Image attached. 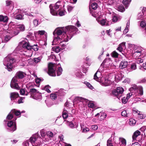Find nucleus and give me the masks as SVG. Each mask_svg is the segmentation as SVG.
Segmentation results:
<instances>
[{
	"label": "nucleus",
	"instance_id": "obj_1",
	"mask_svg": "<svg viewBox=\"0 0 146 146\" xmlns=\"http://www.w3.org/2000/svg\"><path fill=\"white\" fill-rule=\"evenodd\" d=\"M60 1H58L54 5H50L49 8L51 14L54 16L59 15L60 16L64 15L66 12L63 8H62V6L60 4Z\"/></svg>",
	"mask_w": 146,
	"mask_h": 146
},
{
	"label": "nucleus",
	"instance_id": "obj_2",
	"mask_svg": "<svg viewBox=\"0 0 146 146\" xmlns=\"http://www.w3.org/2000/svg\"><path fill=\"white\" fill-rule=\"evenodd\" d=\"M25 75V74L22 71H19L17 72L15 76L13 77L11 80L10 84L11 88L17 90L20 89V88L17 83V78L22 79L24 78Z\"/></svg>",
	"mask_w": 146,
	"mask_h": 146
},
{
	"label": "nucleus",
	"instance_id": "obj_3",
	"mask_svg": "<svg viewBox=\"0 0 146 146\" xmlns=\"http://www.w3.org/2000/svg\"><path fill=\"white\" fill-rule=\"evenodd\" d=\"M101 72L98 71L94 75V79L105 86H108L111 84V81L108 78H101Z\"/></svg>",
	"mask_w": 146,
	"mask_h": 146
},
{
	"label": "nucleus",
	"instance_id": "obj_4",
	"mask_svg": "<svg viewBox=\"0 0 146 146\" xmlns=\"http://www.w3.org/2000/svg\"><path fill=\"white\" fill-rule=\"evenodd\" d=\"M70 33L71 32L76 31L77 30V28L73 26H69L65 27H63L61 28H56L53 33V34L54 35L56 34L58 35H60L62 33H64L67 30L69 31Z\"/></svg>",
	"mask_w": 146,
	"mask_h": 146
},
{
	"label": "nucleus",
	"instance_id": "obj_5",
	"mask_svg": "<svg viewBox=\"0 0 146 146\" xmlns=\"http://www.w3.org/2000/svg\"><path fill=\"white\" fill-rule=\"evenodd\" d=\"M78 29L76 31H73L71 32L70 33L69 30L65 31V32L63 34V35L61 36V38L60 37L58 36L56 37L54 39L53 41L54 42L56 41H60V40H62V41L67 42L68 41L69 39H71L72 38V36L74 34V32L75 33H76Z\"/></svg>",
	"mask_w": 146,
	"mask_h": 146
},
{
	"label": "nucleus",
	"instance_id": "obj_6",
	"mask_svg": "<svg viewBox=\"0 0 146 146\" xmlns=\"http://www.w3.org/2000/svg\"><path fill=\"white\" fill-rule=\"evenodd\" d=\"M15 61V59L8 55L4 58L3 63L9 71H11L13 68V64Z\"/></svg>",
	"mask_w": 146,
	"mask_h": 146
},
{
	"label": "nucleus",
	"instance_id": "obj_7",
	"mask_svg": "<svg viewBox=\"0 0 146 146\" xmlns=\"http://www.w3.org/2000/svg\"><path fill=\"white\" fill-rule=\"evenodd\" d=\"M36 141V133L33 135L29 140H27L23 143L24 146H36L35 141Z\"/></svg>",
	"mask_w": 146,
	"mask_h": 146
},
{
	"label": "nucleus",
	"instance_id": "obj_8",
	"mask_svg": "<svg viewBox=\"0 0 146 146\" xmlns=\"http://www.w3.org/2000/svg\"><path fill=\"white\" fill-rule=\"evenodd\" d=\"M133 56L135 58L140 57L144 53H146V52L143 51L142 48L139 47L134 48L132 51Z\"/></svg>",
	"mask_w": 146,
	"mask_h": 146
},
{
	"label": "nucleus",
	"instance_id": "obj_9",
	"mask_svg": "<svg viewBox=\"0 0 146 146\" xmlns=\"http://www.w3.org/2000/svg\"><path fill=\"white\" fill-rule=\"evenodd\" d=\"M16 119L17 118H15L13 121L11 120L8 121L7 125L8 127L7 129L9 131L12 132L16 129V123L15 121Z\"/></svg>",
	"mask_w": 146,
	"mask_h": 146
},
{
	"label": "nucleus",
	"instance_id": "obj_10",
	"mask_svg": "<svg viewBox=\"0 0 146 146\" xmlns=\"http://www.w3.org/2000/svg\"><path fill=\"white\" fill-rule=\"evenodd\" d=\"M124 91L123 89L121 87H118L116 89L112 91L113 94L117 98L119 99L122 96V94Z\"/></svg>",
	"mask_w": 146,
	"mask_h": 146
},
{
	"label": "nucleus",
	"instance_id": "obj_11",
	"mask_svg": "<svg viewBox=\"0 0 146 146\" xmlns=\"http://www.w3.org/2000/svg\"><path fill=\"white\" fill-rule=\"evenodd\" d=\"M48 73L50 76H56L55 73V64L52 63H50L48 65Z\"/></svg>",
	"mask_w": 146,
	"mask_h": 146
},
{
	"label": "nucleus",
	"instance_id": "obj_12",
	"mask_svg": "<svg viewBox=\"0 0 146 146\" xmlns=\"http://www.w3.org/2000/svg\"><path fill=\"white\" fill-rule=\"evenodd\" d=\"M29 94L30 95L31 98L35 100L36 99V89L30 88L29 92H27L25 95L27 96Z\"/></svg>",
	"mask_w": 146,
	"mask_h": 146
},
{
	"label": "nucleus",
	"instance_id": "obj_13",
	"mask_svg": "<svg viewBox=\"0 0 146 146\" xmlns=\"http://www.w3.org/2000/svg\"><path fill=\"white\" fill-rule=\"evenodd\" d=\"M21 43L22 45V50H20V52H22L23 50L25 52H26V50H28L29 52H30L29 50H31L32 48V46H30L28 42L23 41L21 42Z\"/></svg>",
	"mask_w": 146,
	"mask_h": 146
},
{
	"label": "nucleus",
	"instance_id": "obj_14",
	"mask_svg": "<svg viewBox=\"0 0 146 146\" xmlns=\"http://www.w3.org/2000/svg\"><path fill=\"white\" fill-rule=\"evenodd\" d=\"M135 112V114H137V117L140 119H143L145 118V114H143L141 112L137 110H133Z\"/></svg>",
	"mask_w": 146,
	"mask_h": 146
},
{
	"label": "nucleus",
	"instance_id": "obj_15",
	"mask_svg": "<svg viewBox=\"0 0 146 146\" xmlns=\"http://www.w3.org/2000/svg\"><path fill=\"white\" fill-rule=\"evenodd\" d=\"M68 125L71 128H77L78 126V123L76 122L70 121L68 122Z\"/></svg>",
	"mask_w": 146,
	"mask_h": 146
},
{
	"label": "nucleus",
	"instance_id": "obj_16",
	"mask_svg": "<svg viewBox=\"0 0 146 146\" xmlns=\"http://www.w3.org/2000/svg\"><path fill=\"white\" fill-rule=\"evenodd\" d=\"M127 64L128 62L127 61H122L120 64L119 68L121 69H123L126 68L127 66Z\"/></svg>",
	"mask_w": 146,
	"mask_h": 146
},
{
	"label": "nucleus",
	"instance_id": "obj_17",
	"mask_svg": "<svg viewBox=\"0 0 146 146\" xmlns=\"http://www.w3.org/2000/svg\"><path fill=\"white\" fill-rule=\"evenodd\" d=\"M19 96V94L17 92L11 93L10 94V98L11 100H14Z\"/></svg>",
	"mask_w": 146,
	"mask_h": 146
},
{
	"label": "nucleus",
	"instance_id": "obj_18",
	"mask_svg": "<svg viewBox=\"0 0 146 146\" xmlns=\"http://www.w3.org/2000/svg\"><path fill=\"white\" fill-rule=\"evenodd\" d=\"M111 63V61L110 58H106L103 62V64L104 65L108 66L110 65Z\"/></svg>",
	"mask_w": 146,
	"mask_h": 146
},
{
	"label": "nucleus",
	"instance_id": "obj_19",
	"mask_svg": "<svg viewBox=\"0 0 146 146\" xmlns=\"http://www.w3.org/2000/svg\"><path fill=\"white\" fill-rule=\"evenodd\" d=\"M141 134L140 132L138 131L137 130L135 131L132 136V138L133 140H135L137 137Z\"/></svg>",
	"mask_w": 146,
	"mask_h": 146
},
{
	"label": "nucleus",
	"instance_id": "obj_20",
	"mask_svg": "<svg viewBox=\"0 0 146 146\" xmlns=\"http://www.w3.org/2000/svg\"><path fill=\"white\" fill-rule=\"evenodd\" d=\"M12 112L13 113V114L15 115L16 116H19V117H20L21 114V112L19 110H17L15 109H13L11 110Z\"/></svg>",
	"mask_w": 146,
	"mask_h": 146
},
{
	"label": "nucleus",
	"instance_id": "obj_21",
	"mask_svg": "<svg viewBox=\"0 0 146 146\" xmlns=\"http://www.w3.org/2000/svg\"><path fill=\"white\" fill-rule=\"evenodd\" d=\"M138 86H137L135 84H133L131 85V87L129 89V90L132 92L134 91L137 90Z\"/></svg>",
	"mask_w": 146,
	"mask_h": 146
},
{
	"label": "nucleus",
	"instance_id": "obj_22",
	"mask_svg": "<svg viewBox=\"0 0 146 146\" xmlns=\"http://www.w3.org/2000/svg\"><path fill=\"white\" fill-rule=\"evenodd\" d=\"M98 22L102 26L106 25H108L105 19H103L101 20H98Z\"/></svg>",
	"mask_w": 146,
	"mask_h": 146
},
{
	"label": "nucleus",
	"instance_id": "obj_23",
	"mask_svg": "<svg viewBox=\"0 0 146 146\" xmlns=\"http://www.w3.org/2000/svg\"><path fill=\"white\" fill-rule=\"evenodd\" d=\"M14 18L18 20L22 19L23 18L22 15L20 14H16L15 13H14Z\"/></svg>",
	"mask_w": 146,
	"mask_h": 146
},
{
	"label": "nucleus",
	"instance_id": "obj_24",
	"mask_svg": "<svg viewBox=\"0 0 146 146\" xmlns=\"http://www.w3.org/2000/svg\"><path fill=\"white\" fill-rule=\"evenodd\" d=\"M60 48L59 46H55L52 47V50L56 53H58L60 51Z\"/></svg>",
	"mask_w": 146,
	"mask_h": 146
},
{
	"label": "nucleus",
	"instance_id": "obj_25",
	"mask_svg": "<svg viewBox=\"0 0 146 146\" xmlns=\"http://www.w3.org/2000/svg\"><path fill=\"white\" fill-rule=\"evenodd\" d=\"M131 0H123L122 3L125 6L126 8L128 6L129 4L131 1Z\"/></svg>",
	"mask_w": 146,
	"mask_h": 146
},
{
	"label": "nucleus",
	"instance_id": "obj_26",
	"mask_svg": "<svg viewBox=\"0 0 146 146\" xmlns=\"http://www.w3.org/2000/svg\"><path fill=\"white\" fill-rule=\"evenodd\" d=\"M56 134V133H53L50 131L47 132L46 133L47 136L50 138L52 137Z\"/></svg>",
	"mask_w": 146,
	"mask_h": 146
},
{
	"label": "nucleus",
	"instance_id": "obj_27",
	"mask_svg": "<svg viewBox=\"0 0 146 146\" xmlns=\"http://www.w3.org/2000/svg\"><path fill=\"white\" fill-rule=\"evenodd\" d=\"M136 121L132 118H130L129 119V124L131 126H134L136 123Z\"/></svg>",
	"mask_w": 146,
	"mask_h": 146
},
{
	"label": "nucleus",
	"instance_id": "obj_28",
	"mask_svg": "<svg viewBox=\"0 0 146 146\" xmlns=\"http://www.w3.org/2000/svg\"><path fill=\"white\" fill-rule=\"evenodd\" d=\"M137 68L136 65L135 63H133L131 65V66L129 70L130 71H131L136 70Z\"/></svg>",
	"mask_w": 146,
	"mask_h": 146
},
{
	"label": "nucleus",
	"instance_id": "obj_29",
	"mask_svg": "<svg viewBox=\"0 0 146 146\" xmlns=\"http://www.w3.org/2000/svg\"><path fill=\"white\" fill-rule=\"evenodd\" d=\"M45 102L46 103L47 106L49 107H50L53 104L52 101L50 100H46L45 101Z\"/></svg>",
	"mask_w": 146,
	"mask_h": 146
},
{
	"label": "nucleus",
	"instance_id": "obj_30",
	"mask_svg": "<svg viewBox=\"0 0 146 146\" xmlns=\"http://www.w3.org/2000/svg\"><path fill=\"white\" fill-rule=\"evenodd\" d=\"M13 113L12 112V111L11 110V111L9 113L7 117V120H10L13 117Z\"/></svg>",
	"mask_w": 146,
	"mask_h": 146
},
{
	"label": "nucleus",
	"instance_id": "obj_31",
	"mask_svg": "<svg viewBox=\"0 0 146 146\" xmlns=\"http://www.w3.org/2000/svg\"><path fill=\"white\" fill-rule=\"evenodd\" d=\"M38 52L37 53V55L39 56L37 57V63L40 62L41 61L42 59V53H40V55L38 54Z\"/></svg>",
	"mask_w": 146,
	"mask_h": 146
},
{
	"label": "nucleus",
	"instance_id": "obj_32",
	"mask_svg": "<svg viewBox=\"0 0 146 146\" xmlns=\"http://www.w3.org/2000/svg\"><path fill=\"white\" fill-rule=\"evenodd\" d=\"M139 90V94L142 95L143 94V88L142 86H138V89Z\"/></svg>",
	"mask_w": 146,
	"mask_h": 146
},
{
	"label": "nucleus",
	"instance_id": "obj_33",
	"mask_svg": "<svg viewBox=\"0 0 146 146\" xmlns=\"http://www.w3.org/2000/svg\"><path fill=\"white\" fill-rule=\"evenodd\" d=\"M17 28L19 29L21 31H23L25 29V27L23 25H20L18 26Z\"/></svg>",
	"mask_w": 146,
	"mask_h": 146
},
{
	"label": "nucleus",
	"instance_id": "obj_34",
	"mask_svg": "<svg viewBox=\"0 0 146 146\" xmlns=\"http://www.w3.org/2000/svg\"><path fill=\"white\" fill-rule=\"evenodd\" d=\"M61 41V42L60 43V45L59 46L60 48V49L62 50L64 49L66 47V45L65 44H64L62 43V42H61V41Z\"/></svg>",
	"mask_w": 146,
	"mask_h": 146
},
{
	"label": "nucleus",
	"instance_id": "obj_35",
	"mask_svg": "<svg viewBox=\"0 0 146 146\" xmlns=\"http://www.w3.org/2000/svg\"><path fill=\"white\" fill-rule=\"evenodd\" d=\"M84 83L90 89H93V87L89 82L86 81L84 82Z\"/></svg>",
	"mask_w": 146,
	"mask_h": 146
},
{
	"label": "nucleus",
	"instance_id": "obj_36",
	"mask_svg": "<svg viewBox=\"0 0 146 146\" xmlns=\"http://www.w3.org/2000/svg\"><path fill=\"white\" fill-rule=\"evenodd\" d=\"M117 9L118 11L121 12H123L125 10L124 7L122 5L119 6L118 7Z\"/></svg>",
	"mask_w": 146,
	"mask_h": 146
},
{
	"label": "nucleus",
	"instance_id": "obj_37",
	"mask_svg": "<svg viewBox=\"0 0 146 146\" xmlns=\"http://www.w3.org/2000/svg\"><path fill=\"white\" fill-rule=\"evenodd\" d=\"M119 140L123 145H125L126 144V141L123 138H120Z\"/></svg>",
	"mask_w": 146,
	"mask_h": 146
},
{
	"label": "nucleus",
	"instance_id": "obj_38",
	"mask_svg": "<svg viewBox=\"0 0 146 146\" xmlns=\"http://www.w3.org/2000/svg\"><path fill=\"white\" fill-rule=\"evenodd\" d=\"M107 146H113L112 143V139L111 138L109 139L107 141Z\"/></svg>",
	"mask_w": 146,
	"mask_h": 146
},
{
	"label": "nucleus",
	"instance_id": "obj_39",
	"mask_svg": "<svg viewBox=\"0 0 146 146\" xmlns=\"http://www.w3.org/2000/svg\"><path fill=\"white\" fill-rule=\"evenodd\" d=\"M68 116V114L66 112V111H64L63 112L62 116L64 119H66Z\"/></svg>",
	"mask_w": 146,
	"mask_h": 146
},
{
	"label": "nucleus",
	"instance_id": "obj_40",
	"mask_svg": "<svg viewBox=\"0 0 146 146\" xmlns=\"http://www.w3.org/2000/svg\"><path fill=\"white\" fill-rule=\"evenodd\" d=\"M62 71V68L61 67H58V71L57 73V76H59L60 75Z\"/></svg>",
	"mask_w": 146,
	"mask_h": 146
},
{
	"label": "nucleus",
	"instance_id": "obj_41",
	"mask_svg": "<svg viewBox=\"0 0 146 146\" xmlns=\"http://www.w3.org/2000/svg\"><path fill=\"white\" fill-rule=\"evenodd\" d=\"M118 54L115 51H114L111 54L112 56L114 58H117L118 57Z\"/></svg>",
	"mask_w": 146,
	"mask_h": 146
},
{
	"label": "nucleus",
	"instance_id": "obj_42",
	"mask_svg": "<svg viewBox=\"0 0 146 146\" xmlns=\"http://www.w3.org/2000/svg\"><path fill=\"white\" fill-rule=\"evenodd\" d=\"M7 21V17L5 18L3 16L0 15V21L6 22Z\"/></svg>",
	"mask_w": 146,
	"mask_h": 146
},
{
	"label": "nucleus",
	"instance_id": "obj_43",
	"mask_svg": "<svg viewBox=\"0 0 146 146\" xmlns=\"http://www.w3.org/2000/svg\"><path fill=\"white\" fill-rule=\"evenodd\" d=\"M128 114L127 113V111L126 110H124L121 113V115L122 116L125 117H127L128 116L127 115Z\"/></svg>",
	"mask_w": 146,
	"mask_h": 146
},
{
	"label": "nucleus",
	"instance_id": "obj_44",
	"mask_svg": "<svg viewBox=\"0 0 146 146\" xmlns=\"http://www.w3.org/2000/svg\"><path fill=\"white\" fill-rule=\"evenodd\" d=\"M80 126L83 132H86L89 130V129L88 128H83V126H82L81 125H80Z\"/></svg>",
	"mask_w": 146,
	"mask_h": 146
},
{
	"label": "nucleus",
	"instance_id": "obj_45",
	"mask_svg": "<svg viewBox=\"0 0 146 146\" xmlns=\"http://www.w3.org/2000/svg\"><path fill=\"white\" fill-rule=\"evenodd\" d=\"M46 33L45 31L44 30H41V31H39L37 33H38V35H43L44 34V33Z\"/></svg>",
	"mask_w": 146,
	"mask_h": 146
},
{
	"label": "nucleus",
	"instance_id": "obj_46",
	"mask_svg": "<svg viewBox=\"0 0 146 146\" xmlns=\"http://www.w3.org/2000/svg\"><path fill=\"white\" fill-rule=\"evenodd\" d=\"M43 81V79L37 77V87H38L39 86V83L40 82H42Z\"/></svg>",
	"mask_w": 146,
	"mask_h": 146
},
{
	"label": "nucleus",
	"instance_id": "obj_47",
	"mask_svg": "<svg viewBox=\"0 0 146 146\" xmlns=\"http://www.w3.org/2000/svg\"><path fill=\"white\" fill-rule=\"evenodd\" d=\"M50 97L52 100H55L57 98L56 95V94H51L50 95Z\"/></svg>",
	"mask_w": 146,
	"mask_h": 146
},
{
	"label": "nucleus",
	"instance_id": "obj_48",
	"mask_svg": "<svg viewBox=\"0 0 146 146\" xmlns=\"http://www.w3.org/2000/svg\"><path fill=\"white\" fill-rule=\"evenodd\" d=\"M136 59H137V60L136 61V62L138 64H140V63H142L143 62V60L141 58H139V57H138L137 58H136Z\"/></svg>",
	"mask_w": 146,
	"mask_h": 146
},
{
	"label": "nucleus",
	"instance_id": "obj_49",
	"mask_svg": "<svg viewBox=\"0 0 146 146\" xmlns=\"http://www.w3.org/2000/svg\"><path fill=\"white\" fill-rule=\"evenodd\" d=\"M97 4L96 3H93L91 5V6L92 8L94 9L95 10L97 8Z\"/></svg>",
	"mask_w": 146,
	"mask_h": 146
},
{
	"label": "nucleus",
	"instance_id": "obj_50",
	"mask_svg": "<svg viewBox=\"0 0 146 146\" xmlns=\"http://www.w3.org/2000/svg\"><path fill=\"white\" fill-rule=\"evenodd\" d=\"M11 38V37L7 35L5 36L4 38V40L5 42H8Z\"/></svg>",
	"mask_w": 146,
	"mask_h": 146
},
{
	"label": "nucleus",
	"instance_id": "obj_51",
	"mask_svg": "<svg viewBox=\"0 0 146 146\" xmlns=\"http://www.w3.org/2000/svg\"><path fill=\"white\" fill-rule=\"evenodd\" d=\"M88 106L89 108H93L94 107V104L93 102H90L88 104Z\"/></svg>",
	"mask_w": 146,
	"mask_h": 146
},
{
	"label": "nucleus",
	"instance_id": "obj_52",
	"mask_svg": "<svg viewBox=\"0 0 146 146\" xmlns=\"http://www.w3.org/2000/svg\"><path fill=\"white\" fill-rule=\"evenodd\" d=\"M50 88V87L48 85H47L45 86V90L48 93L50 92V91L49 90V89Z\"/></svg>",
	"mask_w": 146,
	"mask_h": 146
},
{
	"label": "nucleus",
	"instance_id": "obj_53",
	"mask_svg": "<svg viewBox=\"0 0 146 146\" xmlns=\"http://www.w3.org/2000/svg\"><path fill=\"white\" fill-rule=\"evenodd\" d=\"M40 135L42 137H44L45 135V131L43 129H42L40 131Z\"/></svg>",
	"mask_w": 146,
	"mask_h": 146
},
{
	"label": "nucleus",
	"instance_id": "obj_54",
	"mask_svg": "<svg viewBox=\"0 0 146 146\" xmlns=\"http://www.w3.org/2000/svg\"><path fill=\"white\" fill-rule=\"evenodd\" d=\"M12 3V1L10 0H7L6 1V5L7 7L9 6Z\"/></svg>",
	"mask_w": 146,
	"mask_h": 146
},
{
	"label": "nucleus",
	"instance_id": "obj_55",
	"mask_svg": "<svg viewBox=\"0 0 146 146\" xmlns=\"http://www.w3.org/2000/svg\"><path fill=\"white\" fill-rule=\"evenodd\" d=\"M128 99H127V98L125 97H123L122 99V102L124 104H125L126 103L127 101H128Z\"/></svg>",
	"mask_w": 146,
	"mask_h": 146
},
{
	"label": "nucleus",
	"instance_id": "obj_56",
	"mask_svg": "<svg viewBox=\"0 0 146 146\" xmlns=\"http://www.w3.org/2000/svg\"><path fill=\"white\" fill-rule=\"evenodd\" d=\"M20 94L22 95H23L25 94V90L24 89H21L20 91Z\"/></svg>",
	"mask_w": 146,
	"mask_h": 146
},
{
	"label": "nucleus",
	"instance_id": "obj_57",
	"mask_svg": "<svg viewBox=\"0 0 146 146\" xmlns=\"http://www.w3.org/2000/svg\"><path fill=\"white\" fill-rule=\"evenodd\" d=\"M117 17L116 16H114L113 17L112 20L114 22H115L117 21Z\"/></svg>",
	"mask_w": 146,
	"mask_h": 146
},
{
	"label": "nucleus",
	"instance_id": "obj_58",
	"mask_svg": "<svg viewBox=\"0 0 146 146\" xmlns=\"http://www.w3.org/2000/svg\"><path fill=\"white\" fill-rule=\"evenodd\" d=\"M39 43L41 45H46V42L42 40H40L39 41Z\"/></svg>",
	"mask_w": 146,
	"mask_h": 146
},
{
	"label": "nucleus",
	"instance_id": "obj_59",
	"mask_svg": "<svg viewBox=\"0 0 146 146\" xmlns=\"http://www.w3.org/2000/svg\"><path fill=\"white\" fill-rule=\"evenodd\" d=\"M146 25L145 23L143 21H142L140 23V26L142 27H145Z\"/></svg>",
	"mask_w": 146,
	"mask_h": 146
},
{
	"label": "nucleus",
	"instance_id": "obj_60",
	"mask_svg": "<svg viewBox=\"0 0 146 146\" xmlns=\"http://www.w3.org/2000/svg\"><path fill=\"white\" fill-rule=\"evenodd\" d=\"M76 100H78L80 102H83L84 100V99L82 97H78L76 98Z\"/></svg>",
	"mask_w": 146,
	"mask_h": 146
},
{
	"label": "nucleus",
	"instance_id": "obj_61",
	"mask_svg": "<svg viewBox=\"0 0 146 146\" xmlns=\"http://www.w3.org/2000/svg\"><path fill=\"white\" fill-rule=\"evenodd\" d=\"M106 116L107 115L106 113H103L102 114L100 117L102 119H104L106 117Z\"/></svg>",
	"mask_w": 146,
	"mask_h": 146
},
{
	"label": "nucleus",
	"instance_id": "obj_62",
	"mask_svg": "<svg viewBox=\"0 0 146 146\" xmlns=\"http://www.w3.org/2000/svg\"><path fill=\"white\" fill-rule=\"evenodd\" d=\"M123 48L119 45L117 48V50L120 52H121L123 50Z\"/></svg>",
	"mask_w": 146,
	"mask_h": 146
},
{
	"label": "nucleus",
	"instance_id": "obj_63",
	"mask_svg": "<svg viewBox=\"0 0 146 146\" xmlns=\"http://www.w3.org/2000/svg\"><path fill=\"white\" fill-rule=\"evenodd\" d=\"M92 128L93 130H96L98 129V127L96 125H94L92 126Z\"/></svg>",
	"mask_w": 146,
	"mask_h": 146
},
{
	"label": "nucleus",
	"instance_id": "obj_64",
	"mask_svg": "<svg viewBox=\"0 0 146 146\" xmlns=\"http://www.w3.org/2000/svg\"><path fill=\"white\" fill-rule=\"evenodd\" d=\"M131 146H141V145L138 142H136L132 143Z\"/></svg>",
	"mask_w": 146,
	"mask_h": 146
}]
</instances>
